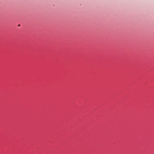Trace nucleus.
Returning <instances> with one entry per match:
<instances>
[{
  "instance_id": "f257e3e1",
  "label": "nucleus",
  "mask_w": 154,
  "mask_h": 154,
  "mask_svg": "<svg viewBox=\"0 0 154 154\" xmlns=\"http://www.w3.org/2000/svg\"><path fill=\"white\" fill-rule=\"evenodd\" d=\"M18 26H20V25H18Z\"/></svg>"
}]
</instances>
